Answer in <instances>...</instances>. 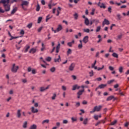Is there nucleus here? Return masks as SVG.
Listing matches in <instances>:
<instances>
[{"mask_svg": "<svg viewBox=\"0 0 129 129\" xmlns=\"http://www.w3.org/2000/svg\"><path fill=\"white\" fill-rule=\"evenodd\" d=\"M21 1L22 2L21 4L22 8L23 10H26L25 7H28V6H29V2L24 0H21Z\"/></svg>", "mask_w": 129, "mask_h": 129, "instance_id": "f257e3e1", "label": "nucleus"}, {"mask_svg": "<svg viewBox=\"0 0 129 129\" xmlns=\"http://www.w3.org/2000/svg\"><path fill=\"white\" fill-rule=\"evenodd\" d=\"M102 108V106H95L92 111H90V113H93V112H95V111H100V109Z\"/></svg>", "mask_w": 129, "mask_h": 129, "instance_id": "f03ea898", "label": "nucleus"}, {"mask_svg": "<svg viewBox=\"0 0 129 129\" xmlns=\"http://www.w3.org/2000/svg\"><path fill=\"white\" fill-rule=\"evenodd\" d=\"M3 6H4L5 12H10V11H11V6L9 5V3L3 4Z\"/></svg>", "mask_w": 129, "mask_h": 129, "instance_id": "7ed1b4c3", "label": "nucleus"}, {"mask_svg": "<svg viewBox=\"0 0 129 129\" xmlns=\"http://www.w3.org/2000/svg\"><path fill=\"white\" fill-rule=\"evenodd\" d=\"M18 69H19V66H16V64L14 63L13 64V67H12V69L11 70V71H12L14 73H16V72H17V71H18Z\"/></svg>", "mask_w": 129, "mask_h": 129, "instance_id": "20e7f679", "label": "nucleus"}, {"mask_svg": "<svg viewBox=\"0 0 129 129\" xmlns=\"http://www.w3.org/2000/svg\"><path fill=\"white\" fill-rule=\"evenodd\" d=\"M74 68H75V63H72L69 68V70H70V71H73Z\"/></svg>", "mask_w": 129, "mask_h": 129, "instance_id": "39448f33", "label": "nucleus"}, {"mask_svg": "<svg viewBox=\"0 0 129 129\" xmlns=\"http://www.w3.org/2000/svg\"><path fill=\"white\" fill-rule=\"evenodd\" d=\"M97 6H98V7H100L101 9H105L106 8L105 5H104V4L102 3L101 5H100V2L98 3Z\"/></svg>", "mask_w": 129, "mask_h": 129, "instance_id": "423d86ee", "label": "nucleus"}, {"mask_svg": "<svg viewBox=\"0 0 129 129\" xmlns=\"http://www.w3.org/2000/svg\"><path fill=\"white\" fill-rule=\"evenodd\" d=\"M62 30V25H59L58 26V27L57 28L56 31H54V33H56L58 32H60Z\"/></svg>", "mask_w": 129, "mask_h": 129, "instance_id": "0eeeda50", "label": "nucleus"}, {"mask_svg": "<svg viewBox=\"0 0 129 129\" xmlns=\"http://www.w3.org/2000/svg\"><path fill=\"white\" fill-rule=\"evenodd\" d=\"M88 39H89L88 36H86L84 37L83 41L84 43H85V44H86L87 42H88Z\"/></svg>", "mask_w": 129, "mask_h": 129, "instance_id": "6e6552de", "label": "nucleus"}, {"mask_svg": "<svg viewBox=\"0 0 129 129\" xmlns=\"http://www.w3.org/2000/svg\"><path fill=\"white\" fill-rule=\"evenodd\" d=\"M80 88V86H78V85H75L73 86L72 90H76V89H79Z\"/></svg>", "mask_w": 129, "mask_h": 129, "instance_id": "1a4fd4ad", "label": "nucleus"}, {"mask_svg": "<svg viewBox=\"0 0 129 129\" xmlns=\"http://www.w3.org/2000/svg\"><path fill=\"white\" fill-rule=\"evenodd\" d=\"M107 85V84H102L98 86V88H100V89H102V88H104L106 87Z\"/></svg>", "mask_w": 129, "mask_h": 129, "instance_id": "9d476101", "label": "nucleus"}, {"mask_svg": "<svg viewBox=\"0 0 129 129\" xmlns=\"http://www.w3.org/2000/svg\"><path fill=\"white\" fill-rule=\"evenodd\" d=\"M61 61V57H60V55H58V58H54V62H60Z\"/></svg>", "mask_w": 129, "mask_h": 129, "instance_id": "9b49d317", "label": "nucleus"}, {"mask_svg": "<svg viewBox=\"0 0 129 129\" xmlns=\"http://www.w3.org/2000/svg\"><path fill=\"white\" fill-rule=\"evenodd\" d=\"M103 24L104 25H109L110 23H109V21L107 20V19H105L103 22Z\"/></svg>", "mask_w": 129, "mask_h": 129, "instance_id": "f8f14e48", "label": "nucleus"}, {"mask_svg": "<svg viewBox=\"0 0 129 129\" xmlns=\"http://www.w3.org/2000/svg\"><path fill=\"white\" fill-rule=\"evenodd\" d=\"M31 111L33 112V113H36L38 112V110L37 109H35V107H31Z\"/></svg>", "mask_w": 129, "mask_h": 129, "instance_id": "ddd939ff", "label": "nucleus"}, {"mask_svg": "<svg viewBox=\"0 0 129 129\" xmlns=\"http://www.w3.org/2000/svg\"><path fill=\"white\" fill-rule=\"evenodd\" d=\"M36 52H37V49L36 48H32L29 51V53H32V54H34Z\"/></svg>", "mask_w": 129, "mask_h": 129, "instance_id": "4468645a", "label": "nucleus"}, {"mask_svg": "<svg viewBox=\"0 0 129 129\" xmlns=\"http://www.w3.org/2000/svg\"><path fill=\"white\" fill-rule=\"evenodd\" d=\"M84 24L86 25V26L89 25V20H88V18H86L85 20Z\"/></svg>", "mask_w": 129, "mask_h": 129, "instance_id": "2eb2a0df", "label": "nucleus"}, {"mask_svg": "<svg viewBox=\"0 0 129 129\" xmlns=\"http://www.w3.org/2000/svg\"><path fill=\"white\" fill-rule=\"evenodd\" d=\"M113 98H114V96H110L107 97V98L106 99V101H110V100H112V99H113Z\"/></svg>", "mask_w": 129, "mask_h": 129, "instance_id": "dca6fc26", "label": "nucleus"}, {"mask_svg": "<svg viewBox=\"0 0 129 129\" xmlns=\"http://www.w3.org/2000/svg\"><path fill=\"white\" fill-rule=\"evenodd\" d=\"M52 18H53V15H51L50 16V15H48L46 16V22H48V21H49V20H50V19H52Z\"/></svg>", "mask_w": 129, "mask_h": 129, "instance_id": "f3484780", "label": "nucleus"}, {"mask_svg": "<svg viewBox=\"0 0 129 129\" xmlns=\"http://www.w3.org/2000/svg\"><path fill=\"white\" fill-rule=\"evenodd\" d=\"M84 92V89L82 90H79V92L77 93L78 95H82Z\"/></svg>", "mask_w": 129, "mask_h": 129, "instance_id": "a211bd4d", "label": "nucleus"}, {"mask_svg": "<svg viewBox=\"0 0 129 129\" xmlns=\"http://www.w3.org/2000/svg\"><path fill=\"white\" fill-rule=\"evenodd\" d=\"M93 22L95 24V25H97L99 23V20L97 19H93Z\"/></svg>", "mask_w": 129, "mask_h": 129, "instance_id": "6ab92c4d", "label": "nucleus"}, {"mask_svg": "<svg viewBox=\"0 0 129 129\" xmlns=\"http://www.w3.org/2000/svg\"><path fill=\"white\" fill-rule=\"evenodd\" d=\"M49 121H50V120H49V119L44 120L42 122V124H45V123H49Z\"/></svg>", "mask_w": 129, "mask_h": 129, "instance_id": "aec40b11", "label": "nucleus"}, {"mask_svg": "<svg viewBox=\"0 0 129 129\" xmlns=\"http://www.w3.org/2000/svg\"><path fill=\"white\" fill-rule=\"evenodd\" d=\"M29 129H37V125L34 124L32 125L30 127Z\"/></svg>", "mask_w": 129, "mask_h": 129, "instance_id": "412c9836", "label": "nucleus"}, {"mask_svg": "<svg viewBox=\"0 0 129 129\" xmlns=\"http://www.w3.org/2000/svg\"><path fill=\"white\" fill-rule=\"evenodd\" d=\"M87 123H88V118H86L84 119V120L83 121V124L86 125V124H87Z\"/></svg>", "mask_w": 129, "mask_h": 129, "instance_id": "4be33fe9", "label": "nucleus"}, {"mask_svg": "<svg viewBox=\"0 0 129 129\" xmlns=\"http://www.w3.org/2000/svg\"><path fill=\"white\" fill-rule=\"evenodd\" d=\"M17 117L20 118L21 117V110L19 109L17 111Z\"/></svg>", "mask_w": 129, "mask_h": 129, "instance_id": "5701e85b", "label": "nucleus"}, {"mask_svg": "<svg viewBox=\"0 0 129 129\" xmlns=\"http://www.w3.org/2000/svg\"><path fill=\"white\" fill-rule=\"evenodd\" d=\"M74 42H75L74 40H73L72 42L68 43V46H69V47H71L72 45L74 44Z\"/></svg>", "mask_w": 129, "mask_h": 129, "instance_id": "b1692460", "label": "nucleus"}, {"mask_svg": "<svg viewBox=\"0 0 129 129\" xmlns=\"http://www.w3.org/2000/svg\"><path fill=\"white\" fill-rule=\"evenodd\" d=\"M25 50L24 51V53H27V52H28V51H29V49H30V46L29 45H26L25 46Z\"/></svg>", "mask_w": 129, "mask_h": 129, "instance_id": "393cba45", "label": "nucleus"}, {"mask_svg": "<svg viewBox=\"0 0 129 129\" xmlns=\"http://www.w3.org/2000/svg\"><path fill=\"white\" fill-rule=\"evenodd\" d=\"M112 56L115 58H118V55L115 52H113L112 54Z\"/></svg>", "mask_w": 129, "mask_h": 129, "instance_id": "a878e982", "label": "nucleus"}, {"mask_svg": "<svg viewBox=\"0 0 129 129\" xmlns=\"http://www.w3.org/2000/svg\"><path fill=\"white\" fill-rule=\"evenodd\" d=\"M27 124H28V122L25 121L24 123H23V127H24V128H26Z\"/></svg>", "mask_w": 129, "mask_h": 129, "instance_id": "bb28decb", "label": "nucleus"}, {"mask_svg": "<svg viewBox=\"0 0 129 129\" xmlns=\"http://www.w3.org/2000/svg\"><path fill=\"white\" fill-rule=\"evenodd\" d=\"M17 8L13 9V10L11 12V14L14 15V14H15V13H16V12H17Z\"/></svg>", "mask_w": 129, "mask_h": 129, "instance_id": "cd10ccee", "label": "nucleus"}, {"mask_svg": "<svg viewBox=\"0 0 129 129\" xmlns=\"http://www.w3.org/2000/svg\"><path fill=\"white\" fill-rule=\"evenodd\" d=\"M33 27V23H31L29 24L27 26V27L28 28V29H31Z\"/></svg>", "mask_w": 129, "mask_h": 129, "instance_id": "c85d7f7f", "label": "nucleus"}, {"mask_svg": "<svg viewBox=\"0 0 129 129\" xmlns=\"http://www.w3.org/2000/svg\"><path fill=\"white\" fill-rule=\"evenodd\" d=\"M71 53H72V50H71V49L69 48L67 51V55H70Z\"/></svg>", "mask_w": 129, "mask_h": 129, "instance_id": "c756f323", "label": "nucleus"}, {"mask_svg": "<svg viewBox=\"0 0 129 129\" xmlns=\"http://www.w3.org/2000/svg\"><path fill=\"white\" fill-rule=\"evenodd\" d=\"M71 120H72V122H74V121H77V118L74 117H72L71 118Z\"/></svg>", "mask_w": 129, "mask_h": 129, "instance_id": "7c9ffc66", "label": "nucleus"}, {"mask_svg": "<svg viewBox=\"0 0 129 129\" xmlns=\"http://www.w3.org/2000/svg\"><path fill=\"white\" fill-rule=\"evenodd\" d=\"M56 96H57V95L56 93H54L52 97H51V99L52 100H55V99L56 98Z\"/></svg>", "mask_w": 129, "mask_h": 129, "instance_id": "2f4dec72", "label": "nucleus"}, {"mask_svg": "<svg viewBox=\"0 0 129 129\" xmlns=\"http://www.w3.org/2000/svg\"><path fill=\"white\" fill-rule=\"evenodd\" d=\"M74 17L75 18V20H77L78 19V14L75 13L74 15Z\"/></svg>", "mask_w": 129, "mask_h": 129, "instance_id": "473e14b6", "label": "nucleus"}, {"mask_svg": "<svg viewBox=\"0 0 129 129\" xmlns=\"http://www.w3.org/2000/svg\"><path fill=\"white\" fill-rule=\"evenodd\" d=\"M102 79L101 77L97 78L94 80V81H101Z\"/></svg>", "mask_w": 129, "mask_h": 129, "instance_id": "72a5a7b5", "label": "nucleus"}, {"mask_svg": "<svg viewBox=\"0 0 129 129\" xmlns=\"http://www.w3.org/2000/svg\"><path fill=\"white\" fill-rule=\"evenodd\" d=\"M45 90H46V89H45V87H40V91H41V92H43L45 91Z\"/></svg>", "mask_w": 129, "mask_h": 129, "instance_id": "f704fd0d", "label": "nucleus"}, {"mask_svg": "<svg viewBox=\"0 0 129 129\" xmlns=\"http://www.w3.org/2000/svg\"><path fill=\"white\" fill-rule=\"evenodd\" d=\"M40 5L39 4H37V6H36V12H39L40 11Z\"/></svg>", "mask_w": 129, "mask_h": 129, "instance_id": "c9c22d12", "label": "nucleus"}, {"mask_svg": "<svg viewBox=\"0 0 129 129\" xmlns=\"http://www.w3.org/2000/svg\"><path fill=\"white\" fill-rule=\"evenodd\" d=\"M116 122H117V121L116 120H115L113 121H112V122H111L110 125H114V124H115V123H116Z\"/></svg>", "mask_w": 129, "mask_h": 129, "instance_id": "e433bc0d", "label": "nucleus"}, {"mask_svg": "<svg viewBox=\"0 0 129 129\" xmlns=\"http://www.w3.org/2000/svg\"><path fill=\"white\" fill-rule=\"evenodd\" d=\"M84 32L85 33H89V32H90V30H89V29L87 28V29H84Z\"/></svg>", "mask_w": 129, "mask_h": 129, "instance_id": "4c0bfd02", "label": "nucleus"}, {"mask_svg": "<svg viewBox=\"0 0 129 129\" xmlns=\"http://www.w3.org/2000/svg\"><path fill=\"white\" fill-rule=\"evenodd\" d=\"M42 18L41 17L38 18V22H37L38 24H40V23H41V22L42 21Z\"/></svg>", "mask_w": 129, "mask_h": 129, "instance_id": "58836bf2", "label": "nucleus"}, {"mask_svg": "<svg viewBox=\"0 0 129 129\" xmlns=\"http://www.w3.org/2000/svg\"><path fill=\"white\" fill-rule=\"evenodd\" d=\"M101 29V27L100 26H98L97 27V29L96 30V32H99V31H100V29Z\"/></svg>", "mask_w": 129, "mask_h": 129, "instance_id": "ea45409f", "label": "nucleus"}, {"mask_svg": "<svg viewBox=\"0 0 129 129\" xmlns=\"http://www.w3.org/2000/svg\"><path fill=\"white\" fill-rule=\"evenodd\" d=\"M122 70H123V69L122 68V67H119V72H120V73H122Z\"/></svg>", "mask_w": 129, "mask_h": 129, "instance_id": "a19ab883", "label": "nucleus"}, {"mask_svg": "<svg viewBox=\"0 0 129 129\" xmlns=\"http://www.w3.org/2000/svg\"><path fill=\"white\" fill-rule=\"evenodd\" d=\"M55 70H56V69L55 68V67H53L50 69L51 72H55Z\"/></svg>", "mask_w": 129, "mask_h": 129, "instance_id": "79ce46f5", "label": "nucleus"}, {"mask_svg": "<svg viewBox=\"0 0 129 129\" xmlns=\"http://www.w3.org/2000/svg\"><path fill=\"white\" fill-rule=\"evenodd\" d=\"M117 18L118 20H121V16L120 15V14H117Z\"/></svg>", "mask_w": 129, "mask_h": 129, "instance_id": "37998d69", "label": "nucleus"}, {"mask_svg": "<svg viewBox=\"0 0 129 129\" xmlns=\"http://www.w3.org/2000/svg\"><path fill=\"white\" fill-rule=\"evenodd\" d=\"M90 76V77H92L93 76V71H91V72H89Z\"/></svg>", "mask_w": 129, "mask_h": 129, "instance_id": "c03bdc74", "label": "nucleus"}, {"mask_svg": "<svg viewBox=\"0 0 129 129\" xmlns=\"http://www.w3.org/2000/svg\"><path fill=\"white\" fill-rule=\"evenodd\" d=\"M51 58L50 57H47L46 58V61H48V62H50V61H51Z\"/></svg>", "mask_w": 129, "mask_h": 129, "instance_id": "a18cd8bd", "label": "nucleus"}, {"mask_svg": "<svg viewBox=\"0 0 129 129\" xmlns=\"http://www.w3.org/2000/svg\"><path fill=\"white\" fill-rule=\"evenodd\" d=\"M62 123H63L64 124L68 123V120H67L66 119L63 120Z\"/></svg>", "mask_w": 129, "mask_h": 129, "instance_id": "49530a36", "label": "nucleus"}, {"mask_svg": "<svg viewBox=\"0 0 129 129\" xmlns=\"http://www.w3.org/2000/svg\"><path fill=\"white\" fill-rule=\"evenodd\" d=\"M103 68H104V65H103L102 66V68H98L97 70H98V71H99L100 70H102V69H103Z\"/></svg>", "mask_w": 129, "mask_h": 129, "instance_id": "de8ad7c7", "label": "nucleus"}, {"mask_svg": "<svg viewBox=\"0 0 129 129\" xmlns=\"http://www.w3.org/2000/svg\"><path fill=\"white\" fill-rule=\"evenodd\" d=\"M112 82H114V80H111L109 81H108V84H111Z\"/></svg>", "mask_w": 129, "mask_h": 129, "instance_id": "09e8293b", "label": "nucleus"}, {"mask_svg": "<svg viewBox=\"0 0 129 129\" xmlns=\"http://www.w3.org/2000/svg\"><path fill=\"white\" fill-rule=\"evenodd\" d=\"M94 118L96 120H98V115H95L94 116Z\"/></svg>", "mask_w": 129, "mask_h": 129, "instance_id": "8fccbe9b", "label": "nucleus"}, {"mask_svg": "<svg viewBox=\"0 0 129 129\" xmlns=\"http://www.w3.org/2000/svg\"><path fill=\"white\" fill-rule=\"evenodd\" d=\"M122 37V35L120 34L117 36V40H120Z\"/></svg>", "mask_w": 129, "mask_h": 129, "instance_id": "3c124183", "label": "nucleus"}, {"mask_svg": "<svg viewBox=\"0 0 129 129\" xmlns=\"http://www.w3.org/2000/svg\"><path fill=\"white\" fill-rule=\"evenodd\" d=\"M94 12H95V9H93L92 10V12L91 13V15L92 16H93V15H94Z\"/></svg>", "mask_w": 129, "mask_h": 129, "instance_id": "603ef678", "label": "nucleus"}, {"mask_svg": "<svg viewBox=\"0 0 129 129\" xmlns=\"http://www.w3.org/2000/svg\"><path fill=\"white\" fill-rule=\"evenodd\" d=\"M109 70H110L111 71H113V70H114V68L113 67L109 66Z\"/></svg>", "mask_w": 129, "mask_h": 129, "instance_id": "864d4df0", "label": "nucleus"}, {"mask_svg": "<svg viewBox=\"0 0 129 129\" xmlns=\"http://www.w3.org/2000/svg\"><path fill=\"white\" fill-rule=\"evenodd\" d=\"M76 107H79V106H80V102H78L76 103Z\"/></svg>", "mask_w": 129, "mask_h": 129, "instance_id": "5fc2aeb1", "label": "nucleus"}, {"mask_svg": "<svg viewBox=\"0 0 129 129\" xmlns=\"http://www.w3.org/2000/svg\"><path fill=\"white\" fill-rule=\"evenodd\" d=\"M17 2H18V0H11L10 4H14L15 2L17 3Z\"/></svg>", "mask_w": 129, "mask_h": 129, "instance_id": "6e6d98bb", "label": "nucleus"}, {"mask_svg": "<svg viewBox=\"0 0 129 129\" xmlns=\"http://www.w3.org/2000/svg\"><path fill=\"white\" fill-rule=\"evenodd\" d=\"M61 88L62 90H64V91H65L67 89L65 86H62Z\"/></svg>", "mask_w": 129, "mask_h": 129, "instance_id": "4d7b16f0", "label": "nucleus"}, {"mask_svg": "<svg viewBox=\"0 0 129 129\" xmlns=\"http://www.w3.org/2000/svg\"><path fill=\"white\" fill-rule=\"evenodd\" d=\"M5 11L3 10V9L0 7V13H2V14H4L5 13Z\"/></svg>", "mask_w": 129, "mask_h": 129, "instance_id": "13d9d810", "label": "nucleus"}, {"mask_svg": "<svg viewBox=\"0 0 129 129\" xmlns=\"http://www.w3.org/2000/svg\"><path fill=\"white\" fill-rule=\"evenodd\" d=\"M82 43H81L80 44L78 45V48L79 49H82Z\"/></svg>", "mask_w": 129, "mask_h": 129, "instance_id": "bf43d9fd", "label": "nucleus"}, {"mask_svg": "<svg viewBox=\"0 0 129 129\" xmlns=\"http://www.w3.org/2000/svg\"><path fill=\"white\" fill-rule=\"evenodd\" d=\"M21 35H24L25 34V31L24 30H21L20 31Z\"/></svg>", "mask_w": 129, "mask_h": 129, "instance_id": "052dcab7", "label": "nucleus"}, {"mask_svg": "<svg viewBox=\"0 0 129 129\" xmlns=\"http://www.w3.org/2000/svg\"><path fill=\"white\" fill-rule=\"evenodd\" d=\"M0 4H6V0H1L0 1Z\"/></svg>", "mask_w": 129, "mask_h": 129, "instance_id": "680f3d73", "label": "nucleus"}, {"mask_svg": "<svg viewBox=\"0 0 129 129\" xmlns=\"http://www.w3.org/2000/svg\"><path fill=\"white\" fill-rule=\"evenodd\" d=\"M100 123H101V121H99L95 124V126H97V125H98V124H100Z\"/></svg>", "mask_w": 129, "mask_h": 129, "instance_id": "e2e57ef3", "label": "nucleus"}, {"mask_svg": "<svg viewBox=\"0 0 129 129\" xmlns=\"http://www.w3.org/2000/svg\"><path fill=\"white\" fill-rule=\"evenodd\" d=\"M61 45L60 44V43H58L57 46H56V49H60Z\"/></svg>", "mask_w": 129, "mask_h": 129, "instance_id": "0e129e2a", "label": "nucleus"}, {"mask_svg": "<svg viewBox=\"0 0 129 129\" xmlns=\"http://www.w3.org/2000/svg\"><path fill=\"white\" fill-rule=\"evenodd\" d=\"M22 82L23 83H27V79H23L22 80Z\"/></svg>", "mask_w": 129, "mask_h": 129, "instance_id": "69168bd1", "label": "nucleus"}, {"mask_svg": "<svg viewBox=\"0 0 129 129\" xmlns=\"http://www.w3.org/2000/svg\"><path fill=\"white\" fill-rule=\"evenodd\" d=\"M82 104L84 105L87 104V101L84 100L82 102Z\"/></svg>", "mask_w": 129, "mask_h": 129, "instance_id": "338daca9", "label": "nucleus"}, {"mask_svg": "<svg viewBox=\"0 0 129 129\" xmlns=\"http://www.w3.org/2000/svg\"><path fill=\"white\" fill-rule=\"evenodd\" d=\"M108 12H109V13H111V8L110 7L108 8Z\"/></svg>", "mask_w": 129, "mask_h": 129, "instance_id": "774afa93", "label": "nucleus"}]
</instances>
